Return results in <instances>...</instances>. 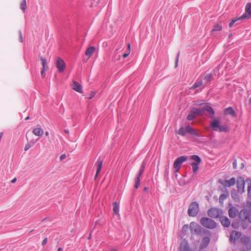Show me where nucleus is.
Masks as SVG:
<instances>
[{
    "label": "nucleus",
    "mask_w": 251,
    "mask_h": 251,
    "mask_svg": "<svg viewBox=\"0 0 251 251\" xmlns=\"http://www.w3.org/2000/svg\"><path fill=\"white\" fill-rule=\"evenodd\" d=\"M125 53H127V50L126 51V52Z\"/></svg>",
    "instance_id": "nucleus-54"
},
{
    "label": "nucleus",
    "mask_w": 251,
    "mask_h": 251,
    "mask_svg": "<svg viewBox=\"0 0 251 251\" xmlns=\"http://www.w3.org/2000/svg\"><path fill=\"white\" fill-rule=\"evenodd\" d=\"M96 165L97 167L96 176H98L99 172H100L102 166V160L100 158H99L96 163Z\"/></svg>",
    "instance_id": "nucleus-22"
},
{
    "label": "nucleus",
    "mask_w": 251,
    "mask_h": 251,
    "mask_svg": "<svg viewBox=\"0 0 251 251\" xmlns=\"http://www.w3.org/2000/svg\"><path fill=\"white\" fill-rule=\"evenodd\" d=\"M73 89L80 93H82V88L81 85L76 81H74L73 83Z\"/></svg>",
    "instance_id": "nucleus-20"
},
{
    "label": "nucleus",
    "mask_w": 251,
    "mask_h": 251,
    "mask_svg": "<svg viewBox=\"0 0 251 251\" xmlns=\"http://www.w3.org/2000/svg\"><path fill=\"white\" fill-rule=\"evenodd\" d=\"M28 119H29V116H27V117H26V118H25V120H28Z\"/></svg>",
    "instance_id": "nucleus-51"
},
{
    "label": "nucleus",
    "mask_w": 251,
    "mask_h": 251,
    "mask_svg": "<svg viewBox=\"0 0 251 251\" xmlns=\"http://www.w3.org/2000/svg\"><path fill=\"white\" fill-rule=\"evenodd\" d=\"M246 180H245L242 177H239L237 180V188L239 193L242 194L245 192V185Z\"/></svg>",
    "instance_id": "nucleus-8"
},
{
    "label": "nucleus",
    "mask_w": 251,
    "mask_h": 251,
    "mask_svg": "<svg viewBox=\"0 0 251 251\" xmlns=\"http://www.w3.org/2000/svg\"><path fill=\"white\" fill-rule=\"evenodd\" d=\"M228 196V192H227V191H226V193L221 194L219 197V202L220 203H223V201L227 198Z\"/></svg>",
    "instance_id": "nucleus-27"
},
{
    "label": "nucleus",
    "mask_w": 251,
    "mask_h": 251,
    "mask_svg": "<svg viewBox=\"0 0 251 251\" xmlns=\"http://www.w3.org/2000/svg\"><path fill=\"white\" fill-rule=\"evenodd\" d=\"M251 18V3L247 4L245 7V13L240 16V19L243 20L248 19Z\"/></svg>",
    "instance_id": "nucleus-12"
},
{
    "label": "nucleus",
    "mask_w": 251,
    "mask_h": 251,
    "mask_svg": "<svg viewBox=\"0 0 251 251\" xmlns=\"http://www.w3.org/2000/svg\"><path fill=\"white\" fill-rule=\"evenodd\" d=\"M232 227H235L234 226L233 224H232Z\"/></svg>",
    "instance_id": "nucleus-53"
},
{
    "label": "nucleus",
    "mask_w": 251,
    "mask_h": 251,
    "mask_svg": "<svg viewBox=\"0 0 251 251\" xmlns=\"http://www.w3.org/2000/svg\"><path fill=\"white\" fill-rule=\"evenodd\" d=\"M203 111H207L212 115L210 116V118L213 120L210 123V126L212 129L215 131L220 132L228 131L229 129L227 126L226 125H220L221 119L220 118L214 119V111L212 108L209 105H204L202 108Z\"/></svg>",
    "instance_id": "nucleus-1"
},
{
    "label": "nucleus",
    "mask_w": 251,
    "mask_h": 251,
    "mask_svg": "<svg viewBox=\"0 0 251 251\" xmlns=\"http://www.w3.org/2000/svg\"><path fill=\"white\" fill-rule=\"evenodd\" d=\"M224 113L225 115H230L233 117H236L237 114L232 107H228L225 109Z\"/></svg>",
    "instance_id": "nucleus-18"
},
{
    "label": "nucleus",
    "mask_w": 251,
    "mask_h": 251,
    "mask_svg": "<svg viewBox=\"0 0 251 251\" xmlns=\"http://www.w3.org/2000/svg\"><path fill=\"white\" fill-rule=\"evenodd\" d=\"M17 180V178L16 177L14 178L11 181V183H15Z\"/></svg>",
    "instance_id": "nucleus-46"
},
{
    "label": "nucleus",
    "mask_w": 251,
    "mask_h": 251,
    "mask_svg": "<svg viewBox=\"0 0 251 251\" xmlns=\"http://www.w3.org/2000/svg\"><path fill=\"white\" fill-rule=\"evenodd\" d=\"M95 50V48L94 47H90L88 48L86 51L85 55L88 56H91Z\"/></svg>",
    "instance_id": "nucleus-25"
},
{
    "label": "nucleus",
    "mask_w": 251,
    "mask_h": 251,
    "mask_svg": "<svg viewBox=\"0 0 251 251\" xmlns=\"http://www.w3.org/2000/svg\"><path fill=\"white\" fill-rule=\"evenodd\" d=\"M210 241V239L208 237H204L201 241L200 246V250H201L203 249L206 248L208 245Z\"/></svg>",
    "instance_id": "nucleus-16"
},
{
    "label": "nucleus",
    "mask_w": 251,
    "mask_h": 251,
    "mask_svg": "<svg viewBox=\"0 0 251 251\" xmlns=\"http://www.w3.org/2000/svg\"><path fill=\"white\" fill-rule=\"evenodd\" d=\"M66 154H62L60 156V161H62L65 158H66Z\"/></svg>",
    "instance_id": "nucleus-41"
},
{
    "label": "nucleus",
    "mask_w": 251,
    "mask_h": 251,
    "mask_svg": "<svg viewBox=\"0 0 251 251\" xmlns=\"http://www.w3.org/2000/svg\"><path fill=\"white\" fill-rule=\"evenodd\" d=\"M33 133L36 136H42L44 133L43 130L40 127L34 128L32 131Z\"/></svg>",
    "instance_id": "nucleus-23"
},
{
    "label": "nucleus",
    "mask_w": 251,
    "mask_h": 251,
    "mask_svg": "<svg viewBox=\"0 0 251 251\" xmlns=\"http://www.w3.org/2000/svg\"><path fill=\"white\" fill-rule=\"evenodd\" d=\"M45 71H46V70L42 69V71L41 72V75L43 77H45Z\"/></svg>",
    "instance_id": "nucleus-44"
},
{
    "label": "nucleus",
    "mask_w": 251,
    "mask_h": 251,
    "mask_svg": "<svg viewBox=\"0 0 251 251\" xmlns=\"http://www.w3.org/2000/svg\"><path fill=\"white\" fill-rule=\"evenodd\" d=\"M145 167V165L144 163H143V164H142V165L141 166L140 171L135 179L134 187L136 189H137L139 186L140 182V177L144 173Z\"/></svg>",
    "instance_id": "nucleus-11"
},
{
    "label": "nucleus",
    "mask_w": 251,
    "mask_h": 251,
    "mask_svg": "<svg viewBox=\"0 0 251 251\" xmlns=\"http://www.w3.org/2000/svg\"><path fill=\"white\" fill-rule=\"evenodd\" d=\"M190 228L191 232L193 234H199L201 231V226L194 222L190 223Z\"/></svg>",
    "instance_id": "nucleus-13"
},
{
    "label": "nucleus",
    "mask_w": 251,
    "mask_h": 251,
    "mask_svg": "<svg viewBox=\"0 0 251 251\" xmlns=\"http://www.w3.org/2000/svg\"><path fill=\"white\" fill-rule=\"evenodd\" d=\"M57 251H62V249L61 248H59Z\"/></svg>",
    "instance_id": "nucleus-50"
},
{
    "label": "nucleus",
    "mask_w": 251,
    "mask_h": 251,
    "mask_svg": "<svg viewBox=\"0 0 251 251\" xmlns=\"http://www.w3.org/2000/svg\"><path fill=\"white\" fill-rule=\"evenodd\" d=\"M47 241H48L47 238H45V239L43 240V241H42V245L43 246L47 244Z\"/></svg>",
    "instance_id": "nucleus-43"
},
{
    "label": "nucleus",
    "mask_w": 251,
    "mask_h": 251,
    "mask_svg": "<svg viewBox=\"0 0 251 251\" xmlns=\"http://www.w3.org/2000/svg\"><path fill=\"white\" fill-rule=\"evenodd\" d=\"M199 211V206L197 202H192L188 209V214L189 216L195 217Z\"/></svg>",
    "instance_id": "nucleus-5"
},
{
    "label": "nucleus",
    "mask_w": 251,
    "mask_h": 251,
    "mask_svg": "<svg viewBox=\"0 0 251 251\" xmlns=\"http://www.w3.org/2000/svg\"><path fill=\"white\" fill-rule=\"evenodd\" d=\"M191 159L195 161L191 163V166L193 171L194 173H196L199 169L198 165L201 162V159L199 156L196 155L191 156Z\"/></svg>",
    "instance_id": "nucleus-9"
},
{
    "label": "nucleus",
    "mask_w": 251,
    "mask_h": 251,
    "mask_svg": "<svg viewBox=\"0 0 251 251\" xmlns=\"http://www.w3.org/2000/svg\"><path fill=\"white\" fill-rule=\"evenodd\" d=\"M21 9L23 11H25L26 9V0H22L21 4H20Z\"/></svg>",
    "instance_id": "nucleus-33"
},
{
    "label": "nucleus",
    "mask_w": 251,
    "mask_h": 251,
    "mask_svg": "<svg viewBox=\"0 0 251 251\" xmlns=\"http://www.w3.org/2000/svg\"><path fill=\"white\" fill-rule=\"evenodd\" d=\"M212 76L213 75L212 74H205L203 78V80L205 81L206 82H208L211 80Z\"/></svg>",
    "instance_id": "nucleus-31"
},
{
    "label": "nucleus",
    "mask_w": 251,
    "mask_h": 251,
    "mask_svg": "<svg viewBox=\"0 0 251 251\" xmlns=\"http://www.w3.org/2000/svg\"><path fill=\"white\" fill-rule=\"evenodd\" d=\"M241 236V233L239 231H233L230 234L229 240L231 242L234 243L239 240Z\"/></svg>",
    "instance_id": "nucleus-15"
},
{
    "label": "nucleus",
    "mask_w": 251,
    "mask_h": 251,
    "mask_svg": "<svg viewBox=\"0 0 251 251\" xmlns=\"http://www.w3.org/2000/svg\"><path fill=\"white\" fill-rule=\"evenodd\" d=\"M249 103L250 105H251V97L250 98V100H249Z\"/></svg>",
    "instance_id": "nucleus-48"
},
{
    "label": "nucleus",
    "mask_w": 251,
    "mask_h": 251,
    "mask_svg": "<svg viewBox=\"0 0 251 251\" xmlns=\"http://www.w3.org/2000/svg\"><path fill=\"white\" fill-rule=\"evenodd\" d=\"M19 41L21 42H23V36L21 31H19Z\"/></svg>",
    "instance_id": "nucleus-38"
},
{
    "label": "nucleus",
    "mask_w": 251,
    "mask_h": 251,
    "mask_svg": "<svg viewBox=\"0 0 251 251\" xmlns=\"http://www.w3.org/2000/svg\"><path fill=\"white\" fill-rule=\"evenodd\" d=\"M231 197L234 199L235 201H237L239 200V198L238 195L236 193H234L233 192H231Z\"/></svg>",
    "instance_id": "nucleus-36"
},
{
    "label": "nucleus",
    "mask_w": 251,
    "mask_h": 251,
    "mask_svg": "<svg viewBox=\"0 0 251 251\" xmlns=\"http://www.w3.org/2000/svg\"><path fill=\"white\" fill-rule=\"evenodd\" d=\"M240 20H243V19H240V17L237 18H233L229 24V27L231 28L236 22Z\"/></svg>",
    "instance_id": "nucleus-30"
},
{
    "label": "nucleus",
    "mask_w": 251,
    "mask_h": 251,
    "mask_svg": "<svg viewBox=\"0 0 251 251\" xmlns=\"http://www.w3.org/2000/svg\"><path fill=\"white\" fill-rule=\"evenodd\" d=\"M45 135H46V136H48L49 135V132L46 131V132H45Z\"/></svg>",
    "instance_id": "nucleus-49"
},
{
    "label": "nucleus",
    "mask_w": 251,
    "mask_h": 251,
    "mask_svg": "<svg viewBox=\"0 0 251 251\" xmlns=\"http://www.w3.org/2000/svg\"><path fill=\"white\" fill-rule=\"evenodd\" d=\"M201 110L200 109H196L193 111V113L189 114L187 116V119L189 121L193 120L195 118V114H200Z\"/></svg>",
    "instance_id": "nucleus-21"
},
{
    "label": "nucleus",
    "mask_w": 251,
    "mask_h": 251,
    "mask_svg": "<svg viewBox=\"0 0 251 251\" xmlns=\"http://www.w3.org/2000/svg\"><path fill=\"white\" fill-rule=\"evenodd\" d=\"M113 210L115 214H119V207L117 202H114L113 204Z\"/></svg>",
    "instance_id": "nucleus-28"
},
{
    "label": "nucleus",
    "mask_w": 251,
    "mask_h": 251,
    "mask_svg": "<svg viewBox=\"0 0 251 251\" xmlns=\"http://www.w3.org/2000/svg\"><path fill=\"white\" fill-rule=\"evenodd\" d=\"M176 133L182 136H185L186 134H189L193 137H198L200 136L199 132L192 128L190 125L184 126H181L176 131Z\"/></svg>",
    "instance_id": "nucleus-2"
},
{
    "label": "nucleus",
    "mask_w": 251,
    "mask_h": 251,
    "mask_svg": "<svg viewBox=\"0 0 251 251\" xmlns=\"http://www.w3.org/2000/svg\"><path fill=\"white\" fill-rule=\"evenodd\" d=\"M179 55V52L178 53V54L177 55V57H176V67L177 66V62H178V61Z\"/></svg>",
    "instance_id": "nucleus-45"
},
{
    "label": "nucleus",
    "mask_w": 251,
    "mask_h": 251,
    "mask_svg": "<svg viewBox=\"0 0 251 251\" xmlns=\"http://www.w3.org/2000/svg\"><path fill=\"white\" fill-rule=\"evenodd\" d=\"M246 183L248 184V197L250 199H251V179H246Z\"/></svg>",
    "instance_id": "nucleus-24"
},
{
    "label": "nucleus",
    "mask_w": 251,
    "mask_h": 251,
    "mask_svg": "<svg viewBox=\"0 0 251 251\" xmlns=\"http://www.w3.org/2000/svg\"><path fill=\"white\" fill-rule=\"evenodd\" d=\"M202 84V80H201L200 81H197L195 83V84L193 85V86L191 87V89H194L196 88H198L200 86H201Z\"/></svg>",
    "instance_id": "nucleus-32"
},
{
    "label": "nucleus",
    "mask_w": 251,
    "mask_h": 251,
    "mask_svg": "<svg viewBox=\"0 0 251 251\" xmlns=\"http://www.w3.org/2000/svg\"><path fill=\"white\" fill-rule=\"evenodd\" d=\"M130 52V44H127V53H124L123 55L124 58H126L128 56Z\"/></svg>",
    "instance_id": "nucleus-35"
},
{
    "label": "nucleus",
    "mask_w": 251,
    "mask_h": 251,
    "mask_svg": "<svg viewBox=\"0 0 251 251\" xmlns=\"http://www.w3.org/2000/svg\"><path fill=\"white\" fill-rule=\"evenodd\" d=\"M64 132L66 133V134H69V130L68 129H64Z\"/></svg>",
    "instance_id": "nucleus-47"
},
{
    "label": "nucleus",
    "mask_w": 251,
    "mask_h": 251,
    "mask_svg": "<svg viewBox=\"0 0 251 251\" xmlns=\"http://www.w3.org/2000/svg\"><path fill=\"white\" fill-rule=\"evenodd\" d=\"M118 50H119L118 49H117V50L114 51V56H113V59H114V60H118L120 58V57H121L120 55H117V53H118Z\"/></svg>",
    "instance_id": "nucleus-34"
},
{
    "label": "nucleus",
    "mask_w": 251,
    "mask_h": 251,
    "mask_svg": "<svg viewBox=\"0 0 251 251\" xmlns=\"http://www.w3.org/2000/svg\"><path fill=\"white\" fill-rule=\"evenodd\" d=\"M238 210L235 207H231L228 210V215L230 218H235L238 213Z\"/></svg>",
    "instance_id": "nucleus-19"
},
{
    "label": "nucleus",
    "mask_w": 251,
    "mask_h": 251,
    "mask_svg": "<svg viewBox=\"0 0 251 251\" xmlns=\"http://www.w3.org/2000/svg\"><path fill=\"white\" fill-rule=\"evenodd\" d=\"M208 215L213 218H220L223 214L222 210L217 208H211L207 212Z\"/></svg>",
    "instance_id": "nucleus-6"
},
{
    "label": "nucleus",
    "mask_w": 251,
    "mask_h": 251,
    "mask_svg": "<svg viewBox=\"0 0 251 251\" xmlns=\"http://www.w3.org/2000/svg\"><path fill=\"white\" fill-rule=\"evenodd\" d=\"M222 29V26L219 24H217L214 26L213 28L211 30V33L214 35L215 31H221Z\"/></svg>",
    "instance_id": "nucleus-29"
},
{
    "label": "nucleus",
    "mask_w": 251,
    "mask_h": 251,
    "mask_svg": "<svg viewBox=\"0 0 251 251\" xmlns=\"http://www.w3.org/2000/svg\"><path fill=\"white\" fill-rule=\"evenodd\" d=\"M218 181L224 187H229L234 185L236 183V180L235 178L233 177L229 180L220 179Z\"/></svg>",
    "instance_id": "nucleus-10"
},
{
    "label": "nucleus",
    "mask_w": 251,
    "mask_h": 251,
    "mask_svg": "<svg viewBox=\"0 0 251 251\" xmlns=\"http://www.w3.org/2000/svg\"><path fill=\"white\" fill-rule=\"evenodd\" d=\"M189 228V227L188 225H185L183 226L182 230L183 232H186L188 231Z\"/></svg>",
    "instance_id": "nucleus-37"
},
{
    "label": "nucleus",
    "mask_w": 251,
    "mask_h": 251,
    "mask_svg": "<svg viewBox=\"0 0 251 251\" xmlns=\"http://www.w3.org/2000/svg\"><path fill=\"white\" fill-rule=\"evenodd\" d=\"M240 218L244 221H248L251 223V202L247 201L246 208L243 209L239 214Z\"/></svg>",
    "instance_id": "nucleus-3"
},
{
    "label": "nucleus",
    "mask_w": 251,
    "mask_h": 251,
    "mask_svg": "<svg viewBox=\"0 0 251 251\" xmlns=\"http://www.w3.org/2000/svg\"><path fill=\"white\" fill-rule=\"evenodd\" d=\"M30 147H31V146L29 143L26 144L25 147V151H27L30 148Z\"/></svg>",
    "instance_id": "nucleus-40"
},
{
    "label": "nucleus",
    "mask_w": 251,
    "mask_h": 251,
    "mask_svg": "<svg viewBox=\"0 0 251 251\" xmlns=\"http://www.w3.org/2000/svg\"><path fill=\"white\" fill-rule=\"evenodd\" d=\"M187 159V157L181 156L178 157L174 163L173 167L176 169V172H178L181 168V164Z\"/></svg>",
    "instance_id": "nucleus-7"
},
{
    "label": "nucleus",
    "mask_w": 251,
    "mask_h": 251,
    "mask_svg": "<svg viewBox=\"0 0 251 251\" xmlns=\"http://www.w3.org/2000/svg\"><path fill=\"white\" fill-rule=\"evenodd\" d=\"M233 168L234 169H236L237 168V161L236 160H234L233 162Z\"/></svg>",
    "instance_id": "nucleus-42"
},
{
    "label": "nucleus",
    "mask_w": 251,
    "mask_h": 251,
    "mask_svg": "<svg viewBox=\"0 0 251 251\" xmlns=\"http://www.w3.org/2000/svg\"><path fill=\"white\" fill-rule=\"evenodd\" d=\"M200 223L202 226L209 229H213L217 226L216 223L213 220L209 218L203 217L201 218Z\"/></svg>",
    "instance_id": "nucleus-4"
},
{
    "label": "nucleus",
    "mask_w": 251,
    "mask_h": 251,
    "mask_svg": "<svg viewBox=\"0 0 251 251\" xmlns=\"http://www.w3.org/2000/svg\"><path fill=\"white\" fill-rule=\"evenodd\" d=\"M110 251H117L116 250L113 249V250H111Z\"/></svg>",
    "instance_id": "nucleus-52"
},
{
    "label": "nucleus",
    "mask_w": 251,
    "mask_h": 251,
    "mask_svg": "<svg viewBox=\"0 0 251 251\" xmlns=\"http://www.w3.org/2000/svg\"><path fill=\"white\" fill-rule=\"evenodd\" d=\"M40 60L42 62V69L47 70L48 69V66L46 59L42 56H40Z\"/></svg>",
    "instance_id": "nucleus-26"
},
{
    "label": "nucleus",
    "mask_w": 251,
    "mask_h": 251,
    "mask_svg": "<svg viewBox=\"0 0 251 251\" xmlns=\"http://www.w3.org/2000/svg\"><path fill=\"white\" fill-rule=\"evenodd\" d=\"M219 219L222 225L224 226L228 227L230 226V222L227 217L222 215Z\"/></svg>",
    "instance_id": "nucleus-17"
},
{
    "label": "nucleus",
    "mask_w": 251,
    "mask_h": 251,
    "mask_svg": "<svg viewBox=\"0 0 251 251\" xmlns=\"http://www.w3.org/2000/svg\"><path fill=\"white\" fill-rule=\"evenodd\" d=\"M95 92H91V93L90 94L89 97H88V99L89 100H90V99H92L95 96Z\"/></svg>",
    "instance_id": "nucleus-39"
},
{
    "label": "nucleus",
    "mask_w": 251,
    "mask_h": 251,
    "mask_svg": "<svg viewBox=\"0 0 251 251\" xmlns=\"http://www.w3.org/2000/svg\"><path fill=\"white\" fill-rule=\"evenodd\" d=\"M56 66L58 70V72L61 73L64 71L66 68V64L64 60L60 58H58L56 60Z\"/></svg>",
    "instance_id": "nucleus-14"
}]
</instances>
